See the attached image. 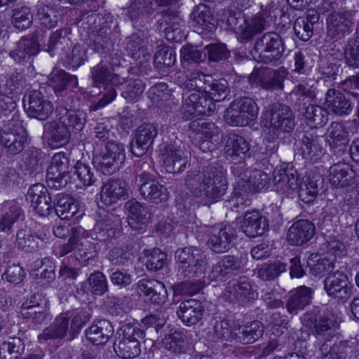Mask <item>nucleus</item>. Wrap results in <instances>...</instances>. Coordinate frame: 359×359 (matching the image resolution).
Segmentation results:
<instances>
[{
    "label": "nucleus",
    "instance_id": "nucleus-1",
    "mask_svg": "<svg viewBox=\"0 0 359 359\" xmlns=\"http://www.w3.org/2000/svg\"><path fill=\"white\" fill-rule=\"evenodd\" d=\"M206 77L205 75L196 72L185 82L184 86L191 90V93L182 105L184 118L210 115L215 110L214 102L222 101L227 96L228 88L225 80L213 83L208 96L204 87Z\"/></svg>",
    "mask_w": 359,
    "mask_h": 359
},
{
    "label": "nucleus",
    "instance_id": "nucleus-2",
    "mask_svg": "<svg viewBox=\"0 0 359 359\" xmlns=\"http://www.w3.org/2000/svg\"><path fill=\"white\" fill-rule=\"evenodd\" d=\"M186 184L205 205L213 203L224 194L226 189V182L222 175L212 179L210 174L205 175L199 172L189 174L186 178Z\"/></svg>",
    "mask_w": 359,
    "mask_h": 359
},
{
    "label": "nucleus",
    "instance_id": "nucleus-3",
    "mask_svg": "<svg viewBox=\"0 0 359 359\" xmlns=\"http://www.w3.org/2000/svg\"><path fill=\"white\" fill-rule=\"evenodd\" d=\"M175 258L184 270L185 276L196 279V287L194 290H201L203 286L207 269L205 255L200 249L187 247L177 250Z\"/></svg>",
    "mask_w": 359,
    "mask_h": 359
},
{
    "label": "nucleus",
    "instance_id": "nucleus-4",
    "mask_svg": "<svg viewBox=\"0 0 359 359\" xmlns=\"http://www.w3.org/2000/svg\"><path fill=\"white\" fill-rule=\"evenodd\" d=\"M144 337V332L138 325H123L116 332L114 349L123 359L134 358L141 353L139 340Z\"/></svg>",
    "mask_w": 359,
    "mask_h": 359
},
{
    "label": "nucleus",
    "instance_id": "nucleus-5",
    "mask_svg": "<svg viewBox=\"0 0 359 359\" xmlns=\"http://www.w3.org/2000/svg\"><path fill=\"white\" fill-rule=\"evenodd\" d=\"M259 111L255 102L249 97L235 100L226 109L225 120L233 126H245L255 120Z\"/></svg>",
    "mask_w": 359,
    "mask_h": 359
},
{
    "label": "nucleus",
    "instance_id": "nucleus-6",
    "mask_svg": "<svg viewBox=\"0 0 359 359\" xmlns=\"http://www.w3.org/2000/svg\"><path fill=\"white\" fill-rule=\"evenodd\" d=\"M125 158L123 146L116 142H109L105 145L104 151L93 157V162L101 172L109 174L118 169Z\"/></svg>",
    "mask_w": 359,
    "mask_h": 359
},
{
    "label": "nucleus",
    "instance_id": "nucleus-7",
    "mask_svg": "<svg viewBox=\"0 0 359 359\" xmlns=\"http://www.w3.org/2000/svg\"><path fill=\"white\" fill-rule=\"evenodd\" d=\"M69 161L64 153L53 155L47 170L46 180L48 186L55 189L65 187L69 182Z\"/></svg>",
    "mask_w": 359,
    "mask_h": 359
},
{
    "label": "nucleus",
    "instance_id": "nucleus-8",
    "mask_svg": "<svg viewBox=\"0 0 359 359\" xmlns=\"http://www.w3.org/2000/svg\"><path fill=\"white\" fill-rule=\"evenodd\" d=\"M262 123L269 133L276 131L289 132L293 129L292 114L286 106L275 107L272 111H265L262 115Z\"/></svg>",
    "mask_w": 359,
    "mask_h": 359
},
{
    "label": "nucleus",
    "instance_id": "nucleus-9",
    "mask_svg": "<svg viewBox=\"0 0 359 359\" xmlns=\"http://www.w3.org/2000/svg\"><path fill=\"white\" fill-rule=\"evenodd\" d=\"M283 51L280 37L276 33L265 34L262 39L256 42L255 54L257 59L265 63L278 60Z\"/></svg>",
    "mask_w": 359,
    "mask_h": 359
},
{
    "label": "nucleus",
    "instance_id": "nucleus-10",
    "mask_svg": "<svg viewBox=\"0 0 359 359\" xmlns=\"http://www.w3.org/2000/svg\"><path fill=\"white\" fill-rule=\"evenodd\" d=\"M24 108L30 117L39 120L46 119L53 111L51 102L43 98L41 93L32 90L23 98Z\"/></svg>",
    "mask_w": 359,
    "mask_h": 359
},
{
    "label": "nucleus",
    "instance_id": "nucleus-11",
    "mask_svg": "<svg viewBox=\"0 0 359 359\" xmlns=\"http://www.w3.org/2000/svg\"><path fill=\"white\" fill-rule=\"evenodd\" d=\"M324 288L329 296L338 299H347L351 293V284L348 276L338 271L327 276Z\"/></svg>",
    "mask_w": 359,
    "mask_h": 359
},
{
    "label": "nucleus",
    "instance_id": "nucleus-12",
    "mask_svg": "<svg viewBox=\"0 0 359 359\" xmlns=\"http://www.w3.org/2000/svg\"><path fill=\"white\" fill-rule=\"evenodd\" d=\"M140 192L144 199L155 203L165 201L168 198L167 189L149 174L140 175Z\"/></svg>",
    "mask_w": 359,
    "mask_h": 359
},
{
    "label": "nucleus",
    "instance_id": "nucleus-13",
    "mask_svg": "<svg viewBox=\"0 0 359 359\" xmlns=\"http://www.w3.org/2000/svg\"><path fill=\"white\" fill-rule=\"evenodd\" d=\"M137 292L156 304H163L168 299V292L163 283L154 279L140 280L137 285Z\"/></svg>",
    "mask_w": 359,
    "mask_h": 359
},
{
    "label": "nucleus",
    "instance_id": "nucleus-14",
    "mask_svg": "<svg viewBox=\"0 0 359 359\" xmlns=\"http://www.w3.org/2000/svg\"><path fill=\"white\" fill-rule=\"evenodd\" d=\"M185 153L180 149L169 145L165 147L160 154V161L168 172L175 173L183 170L187 163Z\"/></svg>",
    "mask_w": 359,
    "mask_h": 359
},
{
    "label": "nucleus",
    "instance_id": "nucleus-15",
    "mask_svg": "<svg viewBox=\"0 0 359 359\" xmlns=\"http://www.w3.org/2000/svg\"><path fill=\"white\" fill-rule=\"evenodd\" d=\"M27 198L39 215L47 216L51 212L50 197L47 189L43 184L32 185L28 190Z\"/></svg>",
    "mask_w": 359,
    "mask_h": 359
},
{
    "label": "nucleus",
    "instance_id": "nucleus-16",
    "mask_svg": "<svg viewBox=\"0 0 359 359\" xmlns=\"http://www.w3.org/2000/svg\"><path fill=\"white\" fill-rule=\"evenodd\" d=\"M27 140V133L20 123H18L15 128L11 130V128H4L1 133V142L8 148L11 154L20 152Z\"/></svg>",
    "mask_w": 359,
    "mask_h": 359
},
{
    "label": "nucleus",
    "instance_id": "nucleus-17",
    "mask_svg": "<svg viewBox=\"0 0 359 359\" xmlns=\"http://www.w3.org/2000/svg\"><path fill=\"white\" fill-rule=\"evenodd\" d=\"M314 229L313 224L308 220L297 221L288 229L287 241L291 245H302L312 238Z\"/></svg>",
    "mask_w": 359,
    "mask_h": 359
},
{
    "label": "nucleus",
    "instance_id": "nucleus-18",
    "mask_svg": "<svg viewBox=\"0 0 359 359\" xmlns=\"http://www.w3.org/2000/svg\"><path fill=\"white\" fill-rule=\"evenodd\" d=\"M238 181V187L241 191L250 190L262 191L269 188V179L268 175L260 170H246Z\"/></svg>",
    "mask_w": 359,
    "mask_h": 359
},
{
    "label": "nucleus",
    "instance_id": "nucleus-19",
    "mask_svg": "<svg viewBox=\"0 0 359 359\" xmlns=\"http://www.w3.org/2000/svg\"><path fill=\"white\" fill-rule=\"evenodd\" d=\"M71 178L69 182L74 184L76 189H86L94 184L96 181L95 173L91 167L81 161H77L71 170Z\"/></svg>",
    "mask_w": 359,
    "mask_h": 359
},
{
    "label": "nucleus",
    "instance_id": "nucleus-20",
    "mask_svg": "<svg viewBox=\"0 0 359 359\" xmlns=\"http://www.w3.org/2000/svg\"><path fill=\"white\" fill-rule=\"evenodd\" d=\"M127 194L126 186L119 180L105 182L101 187L100 200L107 206H110L118 201L125 199Z\"/></svg>",
    "mask_w": 359,
    "mask_h": 359
},
{
    "label": "nucleus",
    "instance_id": "nucleus-21",
    "mask_svg": "<svg viewBox=\"0 0 359 359\" xmlns=\"http://www.w3.org/2000/svg\"><path fill=\"white\" fill-rule=\"evenodd\" d=\"M242 229L246 236L255 237L262 235L268 227L266 219L257 211L247 212L242 224Z\"/></svg>",
    "mask_w": 359,
    "mask_h": 359
},
{
    "label": "nucleus",
    "instance_id": "nucleus-22",
    "mask_svg": "<svg viewBox=\"0 0 359 359\" xmlns=\"http://www.w3.org/2000/svg\"><path fill=\"white\" fill-rule=\"evenodd\" d=\"M45 132L48 135L51 144L56 147L66 144L72 133L65 125V121H62L61 118L57 121L47 123L45 126Z\"/></svg>",
    "mask_w": 359,
    "mask_h": 359
},
{
    "label": "nucleus",
    "instance_id": "nucleus-23",
    "mask_svg": "<svg viewBox=\"0 0 359 359\" xmlns=\"http://www.w3.org/2000/svg\"><path fill=\"white\" fill-rule=\"evenodd\" d=\"M231 229L227 225L215 227L208 241L211 250L217 253H223L229 250L231 237Z\"/></svg>",
    "mask_w": 359,
    "mask_h": 359
},
{
    "label": "nucleus",
    "instance_id": "nucleus-24",
    "mask_svg": "<svg viewBox=\"0 0 359 359\" xmlns=\"http://www.w3.org/2000/svg\"><path fill=\"white\" fill-rule=\"evenodd\" d=\"M177 315L186 325H195L201 319L203 315L200 302L193 299L182 302Z\"/></svg>",
    "mask_w": 359,
    "mask_h": 359
},
{
    "label": "nucleus",
    "instance_id": "nucleus-25",
    "mask_svg": "<svg viewBox=\"0 0 359 359\" xmlns=\"http://www.w3.org/2000/svg\"><path fill=\"white\" fill-rule=\"evenodd\" d=\"M128 212V222L130 226L137 231L143 229L147 224V211L141 203L129 201L126 204Z\"/></svg>",
    "mask_w": 359,
    "mask_h": 359
},
{
    "label": "nucleus",
    "instance_id": "nucleus-26",
    "mask_svg": "<svg viewBox=\"0 0 359 359\" xmlns=\"http://www.w3.org/2000/svg\"><path fill=\"white\" fill-rule=\"evenodd\" d=\"M325 109L337 115L347 114L351 111L350 102L339 92L330 89L327 92Z\"/></svg>",
    "mask_w": 359,
    "mask_h": 359
},
{
    "label": "nucleus",
    "instance_id": "nucleus-27",
    "mask_svg": "<svg viewBox=\"0 0 359 359\" xmlns=\"http://www.w3.org/2000/svg\"><path fill=\"white\" fill-rule=\"evenodd\" d=\"M113 332V327L110 322L106 320H99L93 324L86 331L88 340L95 345L106 343Z\"/></svg>",
    "mask_w": 359,
    "mask_h": 359
},
{
    "label": "nucleus",
    "instance_id": "nucleus-28",
    "mask_svg": "<svg viewBox=\"0 0 359 359\" xmlns=\"http://www.w3.org/2000/svg\"><path fill=\"white\" fill-rule=\"evenodd\" d=\"M354 178V172L350 165L338 163L329 170V180L336 187H346L351 184Z\"/></svg>",
    "mask_w": 359,
    "mask_h": 359
},
{
    "label": "nucleus",
    "instance_id": "nucleus-29",
    "mask_svg": "<svg viewBox=\"0 0 359 359\" xmlns=\"http://www.w3.org/2000/svg\"><path fill=\"white\" fill-rule=\"evenodd\" d=\"M311 290L305 286H301L291 291L290 297L287 303V311L290 313L303 309L311 303Z\"/></svg>",
    "mask_w": 359,
    "mask_h": 359
},
{
    "label": "nucleus",
    "instance_id": "nucleus-30",
    "mask_svg": "<svg viewBox=\"0 0 359 359\" xmlns=\"http://www.w3.org/2000/svg\"><path fill=\"white\" fill-rule=\"evenodd\" d=\"M191 19L193 25L202 30L212 31L215 27L210 8L205 4H198L194 8Z\"/></svg>",
    "mask_w": 359,
    "mask_h": 359
},
{
    "label": "nucleus",
    "instance_id": "nucleus-31",
    "mask_svg": "<svg viewBox=\"0 0 359 359\" xmlns=\"http://www.w3.org/2000/svg\"><path fill=\"white\" fill-rule=\"evenodd\" d=\"M352 16L349 13L343 14L332 13L327 19L328 32L332 35L348 32L351 25Z\"/></svg>",
    "mask_w": 359,
    "mask_h": 359
},
{
    "label": "nucleus",
    "instance_id": "nucleus-32",
    "mask_svg": "<svg viewBox=\"0 0 359 359\" xmlns=\"http://www.w3.org/2000/svg\"><path fill=\"white\" fill-rule=\"evenodd\" d=\"M72 249L76 250V258H72V261L76 262H86L91 257V245L83 237H80L79 233L74 234L69 241Z\"/></svg>",
    "mask_w": 359,
    "mask_h": 359
},
{
    "label": "nucleus",
    "instance_id": "nucleus-33",
    "mask_svg": "<svg viewBox=\"0 0 359 359\" xmlns=\"http://www.w3.org/2000/svg\"><path fill=\"white\" fill-rule=\"evenodd\" d=\"M238 332L235 333L236 339L243 344H251L259 338L263 332V325L259 321H254L249 325L238 327Z\"/></svg>",
    "mask_w": 359,
    "mask_h": 359
},
{
    "label": "nucleus",
    "instance_id": "nucleus-34",
    "mask_svg": "<svg viewBox=\"0 0 359 359\" xmlns=\"http://www.w3.org/2000/svg\"><path fill=\"white\" fill-rule=\"evenodd\" d=\"M78 211L76 201L69 196L59 195L55 206V212L61 219H72Z\"/></svg>",
    "mask_w": 359,
    "mask_h": 359
},
{
    "label": "nucleus",
    "instance_id": "nucleus-35",
    "mask_svg": "<svg viewBox=\"0 0 359 359\" xmlns=\"http://www.w3.org/2000/svg\"><path fill=\"white\" fill-rule=\"evenodd\" d=\"M248 151V143L243 137H236L231 144L228 145L226 153L231 161L238 163L247 158Z\"/></svg>",
    "mask_w": 359,
    "mask_h": 359
},
{
    "label": "nucleus",
    "instance_id": "nucleus-36",
    "mask_svg": "<svg viewBox=\"0 0 359 359\" xmlns=\"http://www.w3.org/2000/svg\"><path fill=\"white\" fill-rule=\"evenodd\" d=\"M217 131L215 125L211 123H204L201 128L196 131L194 135V141L196 144L203 151H208L210 149V139Z\"/></svg>",
    "mask_w": 359,
    "mask_h": 359
},
{
    "label": "nucleus",
    "instance_id": "nucleus-37",
    "mask_svg": "<svg viewBox=\"0 0 359 359\" xmlns=\"http://www.w3.org/2000/svg\"><path fill=\"white\" fill-rule=\"evenodd\" d=\"M39 52L38 43L32 39L23 38L18 43L17 48L11 53L15 60H25Z\"/></svg>",
    "mask_w": 359,
    "mask_h": 359
},
{
    "label": "nucleus",
    "instance_id": "nucleus-38",
    "mask_svg": "<svg viewBox=\"0 0 359 359\" xmlns=\"http://www.w3.org/2000/svg\"><path fill=\"white\" fill-rule=\"evenodd\" d=\"M298 181L297 172L292 169L282 172L280 170L274 172L273 182L277 186L278 189H295L297 188Z\"/></svg>",
    "mask_w": 359,
    "mask_h": 359
},
{
    "label": "nucleus",
    "instance_id": "nucleus-39",
    "mask_svg": "<svg viewBox=\"0 0 359 359\" xmlns=\"http://www.w3.org/2000/svg\"><path fill=\"white\" fill-rule=\"evenodd\" d=\"M69 318L67 313H62L56 318L53 327L46 329L42 334L39 336V339L63 337L66 334L68 328Z\"/></svg>",
    "mask_w": 359,
    "mask_h": 359
},
{
    "label": "nucleus",
    "instance_id": "nucleus-40",
    "mask_svg": "<svg viewBox=\"0 0 359 359\" xmlns=\"http://www.w3.org/2000/svg\"><path fill=\"white\" fill-rule=\"evenodd\" d=\"M307 266L315 277H320L325 272L333 269L332 261L318 254H312L307 259Z\"/></svg>",
    "mask_w": 359,
    "mask_h": 359
},
{
    "label": "nucleus",
    "instance_id": "nucleus-41",
    "mask_svg": "<svg viewBox=\"0 0 359 359\" xmlns=\"http://www.w3.org/2000/svg\"><path fill=\"white\" fill-rule=\"evenodd\" d=\"M326 140L330 146L344 144L347 142V132L344 126L339 123H333L326 133Z\"/></svg>",
    "mask_w": 359,
    "mask_h": 359
},
{
    "label": "nucleus",
    "instance_id": "nucleus-42",
    "mask_svg": "<svg viewBox=\"0 0 359 359\" xmlns=\"http://www.w3.org/2000/svg\"><path fill=\"white\" fill-rule=\"evenodd\" d=\"M65 121V125L70 129L72 133H78L84 127L86 123V114L83 111H68L66 116L61 118Z\"/></svg>",
    "mask_w": 359,
    "mask_h": 359
},
{
    "label": "nucleus",
    "instance_id": "nucleus-43",
    "mask_svg": "<svg viewBox=\"0 0 359 359\" xmlns=\"http://www.w3.org/2000/svg\"><path fill=\"white\" fill-rule=\"evenodd\" d=\"M263 28V19L260 15H257L250 20H243V25L238 27V32H241L245 38H249L254 34L261 32Z\"/></svg>",
    "mask_w": 359,
    "mask_h": 359
},
{
    "label": "nucleus",
    "instance_id": "nucleus-44",
    "mask_svg": "<svg viewBox=\"0 0 359 359\" xmlns=\"http://www.w3.org/2000/svg\"><path fill=\"white\" fill-rule=\"evenodd\" d=\"M238 264L233 257H224L212 269L211 276L212 279L222 277L229 270H233L238 267Z\"/></svg>",
    "mask_w": 359,
    "mask_h": 359
},
{
    "label": "nucleus",
    "instance_id": "nucleus-45",
    "mask_svg": "<svg viewBox=\"0 0 359 359\" xmlns=\"http://www.w3.org/2000/svg\"><path fill=\"white\" fill-rule=\"evenodd\" d=\"M318 194V186L316 182L306 179L301 185L299 191V198L306 203L313 202Z\"/></svg>",
    "mask_w": 359,
    "mask_h": 359
},
{
    "label": "nucleus",
    "instance_id": "nucleus-46",
    "mask_svg": "<svg viewBox=\"0 0 359 359\" xmlns=\"http://www.w3.org/2000/svg\"><path fill=\"white\" fill-rule=\"evenodd\" d=\"M37 17L41 24L47 27H52L57 23V18L53 8L39 4L36 6Z\"/></svg>",
    "mask_w": 359,
    "mask_h": 359
},
{
    "label": "nucleus",
    "instance_id": "nucleus-47",
    "mask_svg": "<svg viewBox=\"0 0 359 359\" xmlns=\"http://www.w3.org/2000/svg\"><path fill=\"white\" fill-rule=\"evenodd\" d=\"M286 270V265L280 262L262 266L258 270V276L264 280L273 279Z\"/></svg>",
    "mask_w": 359,
    "mask_h": 359
},
{
    "label": "nucleus",
    "instance_id": "nucleus-48",
    "mask_svg": "<svg viewBox=\"0 0 359 359\" xmlns=\"http://www.w3.org/2000/svg\"><path fill=\"white\" fill-rule=\"evenodd\" d=\"M167 259L166 254L158 249L153 250L149 255L146 267L149 271H157L163 267Z\"/></svg>",
    "mask_w": 359,
    "mask_h": 359
},
{
    "label": "nucleus",
    "instance_id": "nucleus-49",
    "mask_svg": "<svg viewBox=\"0 0 359 359\" xmlns=\"http://www.w3.org/2000/svg\"><path fill=\"white\" fill-rule=\"evenodd\" d=\"M32 15L29 8H22L15 11L13 17L14 26L19 29H25L30 27Z\"/></svg>",
    "mask_w": 359,
    "mask_h": 359
},
{
    "label": "nucleus",
    "instance_id": "nucleus-50",
    "mask_svg": "<svg viewBox=\"0 0 359 359\" xmlns=\"http://www.w3.org/2000/svg\"><path fill=\"white\" fill-rule=\"evenodd\" d=\"M293 29L297 36L302 41H308L312 35V25L305 18H297Z\"/></svg>",
    "mask_w": 359,
    "mask_h": 359
},
{
    "label": "nucleus",
    "instance_id": "nucleus-51",
    "mask_svg": "<svg viewBox=\"0 0 359 359\" xmlns=\"http://www.w3.org/2000/svg\"><path fill=\"white\" fill-rule=\"evenodd\" d=\"M326 114L327 112L320 107L312 105L307 108L306 118L314 126H322L327 121Z\"/></svg>",
    "mask_w": 359,
    "mask_h": 359
},
{
    "label": "nucleus",
    "instance_id": "nucleus-52",
    "mask_svg": "<svg viewBox=\"0 0 359 359\" xmlns=\"http://www.w3.org/2000/svg\"><path fill=\"white\" fill-rule=\"evenodd\" d=\"M93 80L96 84L111 83L113 86L121 84V79L117 76H112L107 69L103 67H97L93 74Z\"/></svg>",
    "mask_w": 359,
    "mask_h": 359
},
{
    "label": "nucleus",
    "instance_id": "nucleus-53",
    "mask_svg": "<svg viewBox=\"0 0 359 359\" xmlns=\"http://www.w3.org/2000/svg\"><path fill=\"white\" fill-rule=\"evenodd\" d=\"M183 341L184 339L181 332L176 330H171L169 333L165 334L162 339V344L165 348L177 351Z\"/></svg>",
    "mask_w": 359,
    "mask_h": 359
},
{
    "label": "nucleus",
    "instance_id": "nucleus-54",
    "mask_svg": "<svg viewBox=\"0 0 359 359\" xmlns=\"http://www.w3.org/2000/svg\"><path fill=\"white\" fill-rule=\"evenodd\" d=\"M88 282L93 292L96 294H102L107 290L106 278L100 272L91 274Z\"/></svg>",
    "mask_w": 359,
    "mask_h": 359
},
{
    "label": "nucleus",
    "instance_id": "nucleus-55",
    "mask_svg": "<svg viewBox=\"0 0 359 359\" xmlns=\"http://www.w3.org/2000/svg\"><path fill=\"white\" fill-rule=\"evenodd\" d=\"M156 135L155 127L150 124H147L140 127L137 131L135 140L145 143L147 146H150Z\"/></svg>",
    "mask_w": 359,
    "mask_h": 359
},
{
    "label": "nucleus",
    "instance_id": "nucleus-56",
    "mask_svg": "<svg viewBox=\"0 0 359 359\" xmlns=\"http://www.w3.org/2000/svg\"><path fill=\"white\" fill-rule=\"evenodd\" d=\"M345 57L349 66L359 68V39L349 42L345 51Z\"/></svg>",
    "mask_w": 359,
    "mask_h": 359
},
{
    "label": "nucleus",
    "instance_id": "nucleus-57",
    "mask_svg": "<svg viewBox=\"0 0 359 359\" xmlns=\"http://www.w3.org/2000/svg\"><path fill=\"white\" fill-rule=\"evenodd\" d=\"M181 58L187 62H198L205 58V55L201 53L197 48L192 46H184L180 50Z\"/></svg>",
    "mask_w": 359,
    "mask_h": 359
},
{
    "label": "nucleus",
    "instance_id": "nucleus-58",
    "mask_svg": "<svg viewBox=\"0 0 359 359\" xmlns=\"http://www.w3.org/2000/svg\"><path fill=\"white\" fill-rule=\"evenodd\" d=\"M20 215V208L15 205L9 207L8 212H6L0 222V231H4L10 229L11 225L18 219Z\"/></svg>",
    "mask_w": 359,
    "mask_h": 359
},
{
    "label": "nucleus",
    "instance_id": "nucleus-59",
    "mask_svg": "<svg viewBox=\"0 0 359 359\" xmlns=\"http://www.w3.org/2000/svg\"><path fill=\"white\" fill-rule=\"evenodd\" d=\"M69 75L63 70L57 69L53 72L49 79V84L55 90H62L67 82L69 80Z\"/></svg>",
    "mask_w": 359,
    "mask_h": 359
},
{
    "label": "nucleus",
    "instance_id": "nucleus-60",
    "mask_svg": "<svg viewBox=\"0 0 359 359\" xmlns=\"http://www.w3.org/2000/svg\"><path fill=\"white\" fill-rule=\"evenodd\" d=\"M215 332L218 337L225 340L236 339V332L232 330L231 326L226 320L216 322L215 325Z\"/></svg>",
    "mask_w": 359,
    "mask_h": 359
},
{
    "label": "nucleus",
    "instance_id": "nucleus-61",
    "mask_svg": "<svg viewBox=\"0 0 359 359\" xmlns=\"http://www.w3.org/2000/svg\"><path fill=\"white\" fill-rule=\"evenodd\" d=\"M210 60H219L226 58L229 53L224 44H210L205 47Z\"/></svg>",
    "mask_w": 359,
    "mask_h": 359
},
{
    "label": "nucleus",
    "instance_id": "nucleus-62",
    "mask_svg": "<svg viewBox=\"0 0 359 359\" xmlns=\"http://www.w3.org/2000/svg\"><path fill=\"white\" fill-rule=\"evenodd\" d=\"M8 349V353L13 359L18 358L24 351V344L20 339L13 338L11 341L3 343V350Z\"/></svg>",
    "mask_w": 359,
    "mask_h": 359
},
{
    "label": "nucleus",
    "instance_id": "nucleus-63",
    "mask_svg": "<svg viewBox=\"0 0 359 359\" xmlns=\"http://www.w3.org/2000/svg\"><path fill=\"white\" fill-rule=\"evenodd\" d=\"M175 60V55L171 50H161L155 55V62L165 66L172 65Z\"/></svg>",
    "mask_w": 359,
    "mask_h": 359
},
{
    "label": "nucleus",
    "instance_id": "nucleus-64",
    "mask_svg": "<svg viewBox=\"0 0 359 359\" xmlns=\"http://www.w3.org/2000/svg\"><path fill=\"white\" fill-rule=\"evenodd\" d=\"M111 280L114 285L122 287L130 285L133 281V278L128 273L117 271L111 274Z\"/></svg>",
    "mask_w": 359,
    "mask_h": 359
}]
</instances>
